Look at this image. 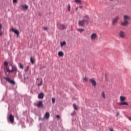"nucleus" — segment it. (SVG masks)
Masks as SVG:
<instances>
[{
    "label": "nucleus",
    "instance_id": "nucleus-29",
    "mask_svg": "<svg viewBox=\"0 0 131 131\" xmlns=\"http://www.w3.org/2000/svg\"><path fill=\"white\" fill-rule=\"evenodd\" d=\"M41 84H42V80H41L40 83L38 84V86H40V85H41Z\"/></svg>",
    "mask_w": 131,
    "mask_h": 131
},
{
    "label": "nucleus",
    "instance_id": "nucleus-33",
    "mask_svg": "<svg viewBox=\"0 0 131 131\" xmlns=\"http://www.w3.org/2000/svg\"><path fill=\"white\" fill-rule=\"evenodd\" d=\"M83 81L85 82L88 81V78L86 77L83 78Z\"/></svg>",
    "mask_w": 131,
    "mask_h": 131
},
{
    "label": "nucleus",
    "instance_id": "nucleus-23",
    "mask_svg": "<svg viewBox=\"0 0 131 131\" xmlns=\"http://www.w3.org/2000/svg\"><path fill=\"white\" fill-rule=\"evenodd\" d=\"M101 95H102V98H103V99H106V96H105V92H102L101 93Z\"/></svg>",
    "mask_w": 131,
    "mask_h": 131
},
{
    "label": "nucleus",
    "instance_id": "nucleus-12",
    "mask_svg": "<svg viewBox=\"0 0 131 131\" xmlns=\"http://www.w3.org/2000/svg\"><path fill=\"white\" fill-rule=\"evenodd\" d=\"M84 20H82L78 22L79 26H83L84 25Z\"/></svg>",
    "mask_w": 131,
    "mask_h": 131
},
{
    "label": "nucleus",
    "instance_id": "nucleus-41",
    "mask_svg": "<svg viewBox=\"0 0 131 131\" xmlns=\"http://www.w3.org/2000/svg\"><path fill=\"white\" fill-rule=\"evenodd\" d=\"M129 120H130V121H131V118H129Z\"/></svg>",
    "mask_w": 131,
    "mask_h": 131
},
{
    "label": "nucleus",
    "instance_id": "nucleus-31",
    "mask_svg": "<svg viewBox=\"0 0 131 131\" xmlns=\"http://www.w3.org/2000/svg\"><path fill=\"white\" fill-rule=\"evenodd\" d=\"M43 30H48L49 29L48 28V27H44L43 28Z\"/></svg>",
    "mask_w": 131,
    "mask_h": 131
},
{
    "label": "nucleus",
    "instance_id": "nucleus-37",
    "mask_svg": "<svg viewBox=\"0 0 131 131\" xmlns=\"http://www.w3.org/2000/svg\"><path fill=\"white\" fill-rule=\"evenodd\" d=\"M116 116H117V117H118V116H119V113H117Z\"/></svg>",
    "mask_w": 131,
    "mask_h": 131
},
{
    "label": "nucleus",
    "instance_id": "nucleus-21",
    "mask_svg": "<svg viewBox=\"0 0 131 131\" xmlns=\"http://www.w3.org/2000/svg\"><path fill=\"white\" fill-rule=\"evenodd\" d=\"M2 24H0V35H1V36H2V35H3V32H2Z\"/></svg>",
    "mask_w": 131,
    "mask_h": 131
},
{
    "label": "nucleus",
    "instance_id": "nucleus-1",
    "mask_svg": "<svg viewBox=\"0 0 131 131\" xmlns=\"http://www.w3.org/2000/svg\"><path fill=\"white\" fill-rule=\"evenodd\" d=\"M131 17L129 15H124L123 16V21L120 23V26L123 27H127L128 26V20H130Z\"/></svg>",
    "mask_w": 131,
    "mask_h": 131
},
{
    "label": "nucleus",
    "instance_id": "nucleus-24",
    "mask_svg": "<svg viewBox=\"0 0 131 131\" xmlns=\"http://www.w3.org/2000/svg\"><path fill=\"white\" fill-rule=\"evenodd\" d=\"M30 61L32 64H34V59L32 58V57H30Z\"/></svg>",
    "mask_w": 131,
    "mask_h": 131
},
{
    "label": "nucleus",
    "instance_id": "nucleus-19",
    "mask_svg": "<svg viewBox=\"0 0 131 131\" xmlns=\"http://www.w3.org/2000/svg\"><path fill=\"white\" fill-rule=\"evenodd\" d=\"M83 20H84V21L86 22V21L89 20V16L88 15L85 16Z\"/></svg>",
    "mask_w": 131,
    "mask_h": 131
},
{
    "label": "nucleus",
    "instance_id": "nucleus-26",
    "mask_svg": "<svg viewBox=\"0 0 131 131\" xmlns=\"http://www.w3.org/2000/svg\"><path fill=\"white\" fill-rule=\"evenodd\" d=\"M75 2L77 4H80V3H81V0H75Z\"/></svg>",
    "mask_w": 131,
    "mask_h": 131
},
{
    "label": "nucleus",
    "instance_id": "nucleus-40",
    "mask_svg": "<svg viewBox=\"0 0 131 131\" xmlns=\"http://www.w3.org/2000/svg\"><path fill=\"white\" fill-rule=\"evenodd\" d=\"M79 8H80V9H81L82 8V6H79Z\"/></svg>",
    "mask_w": 131,
    "mask_h": 131
},
{
    "label": "nucleus",
    "instance_id": "nucleus-17",
    "mask_svg": "<svg viewBox=\"0 0 131 131\" xmlns=\"http://www.w3.org/2000/svg\"><path fill=\"white\" fill-rule=\"evenodd\" d=\"M73 107L75 110H78V107L76 105V104H73Z\"/></svg>",
    "mask_w": 131,
    "mask_h": 131
},
{
    "label": "nucleus",
    "instance_id": "nucleus-30",
    "mask_svg": "<svg viewBox=\"0 0 131 131\" xmlns=\"http://www.w3.org/2000/svg\"><path fill=\"white\" fill-rule=\"evenodd\" d=\"M52 103H53V104H55V98H52Z\"/></svg>",
    "mask_w": 131,
    "mask_h": 131
},
{
    "label": "nucleus",
    "instance_id": "nucleus-16",
    "mask_svg": "<svg viewBox=\"0 0 131 131\" xmlns=\"http://www.w3.org/2000/svg\"><path fill=\"white\" fill-rule=\"evenodd\" d=\"M21 8H23V9H24L25 10H27V9H28V6L26 5H21Z\"/></svg>",
    "mask_w": 131,
    "mask_h": 131
},
{
    "label": "nucleus",
    "instance_id": "nucleus-34",
    "mask_svg": "<svg viewBox=\"0 0 131 131\" xmlns=\"http://www.w3.org/2000/svg\"><path fill=\"white\" fill-rule=\"evenodd\" d=\"M17 2H18V0H13V4L17 3Z\"/></svg>",
    "mask_w": 131,
    "mask_h": 131
},
{
    "label": "nucleus",
    "instance_id": "nucleus-2",
    "mask_svg": "<svg viewBox=\"0 0 131 131\" xmlns=\"http://www.w3.org/2000/svg\"><path fill=\"white\" fill-rule=\"evenodd\" d=\"M120 102L118 103V105L120 106H128V103L125 102V97L124 96H120Z\"/></svg>",
    "mask_w": 131,
    "mask_h": 131
},
{
    "label": "nucleus",
    "instance_id": "nucleus-13",
    "mask_svg": "<svg viewBox=\"0 0 131 131\" xmlns=\"http://www.w3.org/2000/svg\"><path fill=\"white\" fill-rule=\"evenodd\" d=\"M43 97H45V94L42 93H40L38 96V99H43Z\"/></svg>",
    "mask_w": 131,
    "mask_h": 131
},
{
    "label": "nucleus",
    "instance_id": "nucleus-5",
    "mask_svg": "<svg viewBox=\"0 0 131 131\" xmlns=\"http://www.w3.org/2000/svg\"><path fill=\"white\" fill-rule=\"evenodd\" d=\"M119 20V16H116L114 18H113V20L112 21V23L113 25H116L117 23H118V21Z\"/></svg>",
    "mask_w": 131,
    "mask_h": 131
},
{
    "label": "nucleus",
    "instance_id": "nucleus-28",
    "mask_svg": "<svg viewBox=\"0 0 131 131\" xmlns=\"http://www.w3.org/2000/svg\"><path fill=\"white\" fill-rule=\"evenodd\" d=\"M29 70V66H27L26 69L25 70V72H27Z\"/></svg>",
    "mask_w": 131,
    "mask_h": 131
},
{
    "label": "nucleus",
    "instance_id": "nucleus-9",
    "mask_svg": "<svg viewBox=\"0 0 131 131\" xmlns=\"http://www.w3.org/2000/svg\"><path fill=\"white\" fill-rule=\"evenodd\" d=\"M89 80L93 86H96V85H97V82L94 80V79H90Z\"/></svg>",
    "mask_w": 131,
    "mask_h": 131
},
{
    "label": "nucleus",
    "instance_id": "nucleus-27",
    "mask_svg": "<svg viewBox=\"0 0 131 131\" xmlns=\"http://www.w3.org/2000/svg\"><path fill=\"white\" fill-rule=\"evenodd\" d=\"M71 9V7L70 6V4H69V5L68 6V10L69 11V12H70Z\"/></svg>",
    "mask_w": 131,
    "mask_h": 131
},
{
    "label": "nucleus",
    "instance_id": "nucleus-10",
    "mask_svg": "<svg viewBox=\"0 0 131 131\" xmlns=\"http://www.w3.org/2000/svg\"><path fill=\"white\" fill-rule=\"evenodd\" d=\"M9 121H10L11 123H14V116H13V115L12 114L10 115L9 117Z\"/></svg>",
    "mask_w": 131,
    "mask_h": 131
},
{
    "label": "nucleus",
    "instance_id": "nucleus-4",
    "mask_svg": "<svg viewBox=\"0 0 131 131\" xmlns=\"http://www.w3.org/2000/svg\"><path fill=\"white\" fill-rule=\"evenodd\" d=\"M118 35L120 38H125V36H126V34L124 31L122 30H120L118 33Z\"/></svg>",
    "mask_w": 131,
    "mask_h": 131
},
{
    "label": "nucleus",
    "instance_id": "nucleus-20",
    "mask_svg": "<svg viewBox=\"0 0 131 131\" xmlns=\"http://www.w3.org/2000/svg\"><path fill=\"white\" fill-rule=\"evenodd\" d=\"M66 45V41H63V42H60L61 47H63V46H65Z\"/></svg>",
    "mask_w": 131,
    "mask_h": 131
},
{
    "label": "nucleus",
    "instance_id": "nucleus-25",
    "mask_svg": "<svg viewBox=\"0 0 131 131\" xmlns=\"http://www.w3.org/2000/svg\"><path fill=\"white\" fill-rule=\"evenodd\" d=\"M60 26H61V27H62L63 29H66V28H67V26H65L64 25H60Z\"/></svg>",
    "mask_w": 131,
    "mask_h": 131
},
{
    "label": "nucleus",
    "instance_id": "nucleus-3",
    "mask_svg": "<svg viewBox=\"0 0 131 131\" xmlns=\"http://www.w3.org/2000/svg\"><path fill=\"white\" fill-rule=\"evenodd\" d=\"M11 66L12 67L11 70H10L9 68H5V71L7 72L12 73V72H17V71H18V69H17V67H16V66H13L12 64H11Z\"/></svg>",
    "mask_w": 131,
    "mask_h": 131
},
{
    "label": "nucleus",
    "instance_id": "nucleus-35",
    "mask_svg": "<svg viewBox=\"0 0 131 131\" xmlns=\"http://www.w3.org/2000/svg\"><path fill=\"white\" fill-rule=\"evenodd\" d=\"M75 114V112H73V113H71V115L73 116Z\"/></svg>",
    "mask_w": 131,
    "mask_h": 131
},
{
    "label": "nucleus",
    "instance_id": "nucleus-8",
    "mask_svg": "<svg viewBox=\"0 0 131 131\" xmlns=\"http://www.w3.org/2000/svg\"><path fill=\"white\" fill-rule=\"evenodd\" d=\"M35 105L38 108H42V107H43V104H42V101H38V103Z\"/></svg>",
    "mask_w": 131,
    "mask_h": 131
},
{
    "label": "nucleus",
    "instance_id": "nucleus-18",
    "mask_svg": "<svg viewBox=\"0 0 131 131\" xmlns=\"http://www.w3.org/2000/svg\"><path fill=\"white\" fill-rule=\"evenodd\" d=\"M9 63H8L7 61H5L4 62V66H5V70H6V68H9V67H8V65Z\"/></svg>",
    "mask_w": 131,
    "mask_h": 131
},
{
    "label": "nucleus",
    "instance_id": "nucleus-15",
    "mask_svg": "<svg viewBox=\"0 0 131 131\" xmlns=\"http://www.w3.org/2000/svg\"><path fill=\"white\" fill-rule=\"evenodd\" d=\"M58 55L59 57H63L64 56V53L62 51H60L58 52Z\"/></svg>",
    "mask_w": 131,
    "mask_h": 131
},
{
    "label": "nucleus",
    "instance_id": "nucleus-7",
    "mask_svg": "<svg viewBox=\"0 0 131 131\" xmlns=\"http://www.w3.org/2000/svg\"><path fill=\"white\" fill-rule=\"evenodd\" d=\"M5 79H6V80H7V81H8V82H10V83H11L12 84H15V81L13 80H11L10 78L6 77L5 78Z\"/></svg>",
    "mask_w": 131,
    "mask_h": 131
},
{
    "label": "nucleus",
    "instance_id": "nucleus-6",
    "mask_svg": "<svg viewBox=\"0 0 131 131\" xmlns=\"http://www.w3.org/2000/svg\"><path fill=\"white\" fill-rule=\"evenodd\" d=\"M97 38V33H93L91 35V40H95Z\"/></svg>",
    "mask_w": 131,
    "mask_h": 131
},
{
    "label": "nucleus",
    "instance_id": "nucleus-22",
    "mask_svg": "<svg viewBox=\"0 0 131 131\" xmlns=\"http://www.w3.org/2000/svg\"><path fill=\"white\" fill-rule=\"evenodd\" d=\"M77 31H79V32H80V33H81L82 32H83V31H84V29H77Z\"/></svg>",
    "mask_w": 131,
    "mask_h": 131
},
{
    "label": "nucleus",
    "instance_id": "nucleus-11",
    "mask_svg": "<svg viewBox=\"0 0 131 131\" xmlns=\"http://www.w3.org/2000/svg\"><path fill=\"white\" fill-rule=\"evenodd\" d=\"M11 31L12 32H14V33H15V34L17 35V37L19 36V34H20L19 31H18L14 28H12V29H11Z\"/></svg>",
    "mask_w": 131,
    "mask_h": 131
},
{
    "label": "nucleus",
    "instance_id": "nucleus-36",
    "mask_svg": "<svg viewBox=\"0 0 131 131\" xmlns=\"http://www.w3.org/2000/svg\"><path fill=\"white\" fill-rule=\"evenodd\" d=\"M56 118H57L58 119H60V116L59 115H57L56 116Z\"/></svg>",
    "mask_w": 131,
    "mask_h": 131
},
{
    "label": "nucleus",
    "instance_id": "nucleus-14",
    "mask_svg": "<svg viewBox=\"0 0 131 131\" xmlns=\"http://www.w3.org/2000/svg\"><path fill=\"white\" fill-rule=\"evenodd\" d=\"M45 118L46 119H49L50 118V113L49 112H47L46 114H45Z\"/></svg>",
    "mask_w": 131,
    "mask_h": 131
},
{
    "label": "nucleus",
    "instance_id": "nucleus-39",
    "mask_svg": "<svg viewBox=\"0 0 131 131\" xmlns=\"http://www.w3.org/2000/svg\"><path fill=\"white\" fill-rule=\"evenodd\" d=\"M110 1V2H113V1H114V0H109Z\"/></svg>",
    "mask_w": 131,
    "mask_h": 131
},
{
    "label": "nucleus",
    "instance_id": "nucleus-38",
    "mask_svg": "<svg viewBox=\"0 0 131 131\" xmlns=\"http://www.w3.org/2000/svg\"><path fill=\"white\" fill-rule=\"evenodd\" d=\"M110 131H114V130H113V128H110Z\"/></svg>",
    "mask_w": 131,
    "mask_h": 131
},
{
    "label": "nucleus",
    "instance_id": "nucleus-32",
    "mask_svg": "<svg viewBox=\"0 0 131 131\" xmlns=\"http://www.w3.org/2000/svg\"><path fill=\"white\" fill-rule=\"evenodd\" d=\"M19 67L21 69H23V64H19Z\"/></svg>",
    "mask_w": 131,
    "mask_h": 131
},
{
    "label": "nucleus",
    "instance_id": "nucleus-42",
    "mask_svg": "<svg viewBox=\"0 0 131 131\" xmlns=\"http://www.w3.org/2000/svg\"><path fill=\"white\" fill-rule=\"evenodd\" d=\"M78 10V8H76V10Z\"/></svg>",
    "mask_w": 131,
    "mask_h": 131
}]
</instances>
